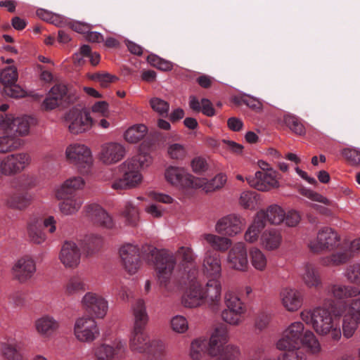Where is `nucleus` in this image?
<instances>
[{
  "mask_svg": "<svg viewBox=\"0 0 360 360\" xmlns=\"http://www.w3.org/2000/svg\"><path fill=\"white\" fill-rule=\"evenodd\" d=\"M32 195L28 192L15 191L5 195L4 203L8 208L16 210H24L31 204Z\"/></svg>",
  "mask_w": 360,
  "mask_h": 360,
  "instance_id": "obj_31",
  "label": "nucleus"
},
{
  "mask_svg": "<svg viewBox=\"0 0 360 360\" xmlns=\"http://www.w3.org/2000/svg\"><path fill=\"white\" fill-rule=\"evenodd\" d=\"M360 248V239L353 240L349 247L341 248L331 255L323 257L321 264L324 266H339L347 262L354 257L356 250Z\"/></svg>",
  "mask_w": 360,
  "mask_h": 360,
  "instance_id": "obj_21",
  "label": "nucleus"
},
{
  "mask_svg": "<svg viewBox=\"0 0 360 360\" xmlns=\"http://www.w3.org/2000/svg\"><path fill=\"white\" fill-rule=\"evenodd\" d=\"M122 216L125 219L127 224L131 226H136L139 221V210L131 202L126 203Z\"/></svg>",
  "mask_w": 360,
  "mask_h": 360,
  "instance_id": "obj_47",
  "label": "nucleus"
},
{
  "mask_svg": "<svg viewBox=\"0 0 360 360\" xmlns=\"http://www.w3.org/2000/svg\"><path fill=\"white\" fill-rule=\"evenodd\" d=\"M89 77L97 82H98L101 87L107 88L110 85V84L114 82L117 79V77L113 75H111L108 73H100L96 72L91 74L89 76Z\"/></svg>",
  "mask_w": 360,
  "mask_h": 360,
  "instance_id": "obj_55",
  "label": "nucleus"
},
{
  "mask_svg": "<svg viewBox=\"0 0 360 360\" xmlns=\"http://www.w3.org/2000/svg\"><path fill=\"white\" fill-rule=\"evenodd\" d=\"M240 202L245 208H252L256 203V193L252 191L243 192L240 198Z\"/></svg>",
  "mask_w": 360,
  "mask_h": 360,
  "instance_id": "obj_61",
  "label": "nucleus"
},
{
  "mask_svg": "<svg viewBox=\"0 0 360 360\" xmlns=\"http://www.w3.org/2000/svg\"><path fill=\"white\" fill-rule=\"evenodd\" d=\"M262 245L269 250L277 249L281 243V233L276 229H270L263 233L261 238Z\"/></svg>",
  "mask_w": 360,
  "mask_h": 360,
  "instance_id": "obj_39",
  "label": "nucleus"
},
{
  "mask_svg": "<svg viewBox=\"0 0 360 360\" xmlns=\"http://www.w3.org/2000/svg\"><path fill=\"white\" fill-rule=\"evenodd\" d=\"M82 307L89 315L97 319H103L108 310V302L101 295L88 292L82 297Z\"/></svg>",
  "mask_w": 360,
  "mask_h": 360,
  "instance_id": "obj_13",
  "label": "nucleus"
},
{
  "mask_svg": "<svg viewBox=\"0 0 360 360\" xmlns=\"http://www.w3.org/2000/svg\"><path fill=\"white\" fill-rule=\"evenodd\" d=\"M228 330L225 325L217 326L211 335L210 340H195L191 345V357L198 360L202 354L207 352L212 356L219 354L217 360H236L239 355L237 347L227 345L223 348L228 341Z\"/></svg>",
  "mask_w": 360,
  "mask_h": 360,
  "instance_id": "obj_3",
  "label": "nucleus"
},
{
  "mask_svg": "<svg viewBox=\"0 0 360 360\" xmlns=\"http://www.w3.org/2000/svg\"><path fill=\"white\" fill-rule=\"evenodd\" d=\"M341 313L338 311L333 319L330 311L324 307H316L312 311H304L301 318L307 324H311L315 331L321 335H330L331 338L338 340L341 337L339 319Z\"/></svg>",
  "mask_w": 360,
  "mask_h": 360,
  "instance_id": "obj_4",
  "label": "nucleus"
},
{
  "mask_svg": "<svg viewBox=\"0 0 360 360\" xmlns=\"http://www.w3.org/2000/svg\"><path fill=\"white\" fill-rule=\"evenodd\" d=\"M281 297L283 305L288 311L297 310L302 303L301 292L294 288H283L281 292Z\"/></svg>",
  "mask_w": 360,
  "mask_h": 360,
  "instance_id": "obj_33",
  "label": "nucleus"
},
{
  "mask_svg": "<svg viewBox=\"0 0 360 360\" xmlns=\"http://www.w3.org/2000/svg\"><path fill=\"white\" fill-rule=\"evenodd\" d=\"M172 329L179 333H185L188 328V321L186 319L181 315H176L174 316L170 321Z\"/></svg>",
  "mask_w": 360,
  "mask_h": 360,
  "instance_id": "obj_57",
  "label": "nucleus"
},
{
  "mask_svg": "<svg viewBox=\"0 0 360 360\" xmlns=\"http://www.w3.org/2000/svg\"><path fill=\"white\" fill-rule=\"evenodd\" d=\"M340 238L336 232L330 228H323L319 231L316 238L309 243L310 250L319 253L330 250L338 246Z\"/></svg>",
  "mask_w": 360,
  "mask_h": 360,
  "instance_id": "obj_17",
  "label": "nucleus"
},
{
  "mask_svg": "<svg viewBox=\"0 0 360 360\" xmlns=\"http://www.w3.org/2000/svg\"><path fill=\"white\" fill-rule=\"evenodd\" d=\"M80 250L77 244L72 241H65L60 250L59 259L67 268H75L80 262Z\"/></svg>",
  "mask_w": 360,
  "mask_h": 360,
  "instance_id": "obj_30",
  "label": "nucleus"
},
{
  "mask_svg": "<svg viewBox=\"0 0 360 360\" xmlns=\"http://www.w3.org/2000/svg\"><path fill=\"white\" fill-rule=\"evenodd\" d=\"M165 176L168 183L179 189L195 188L198 185L197 179L181 167L170 166L166 169Z\"/></svg>",
  "mask_w": 360,
  "mask_h": 360,
  "instance_id": "obj_18",
  "label": "nucleus"
},
{
  "mask_svg": "<svg viewBox=\"0 0 360 360\" xmlns=\"http://www.w3.org/2000/svg\"><path fill=\"white\" fill-rule=\"evenodd\" d=\"M300 214L295 211H289L287 214L285 213L284 221L288 226L293 227L298 224L300 221Z\"/></svg>",
  "mask_w": 360,
  "mask_h": 360,
  "instance_id": "obj_63",
  "label": "nucleus"
},
{
  "mask_svg": "<svg viewBox=\"0 0 360 360\" xmlns=\"http://www.w3.org/2000/svg\"><path fill=\"white\" fill-rule=\"evenodd\" d=\"M302 281L308 288L318 289L322 286V281L319 269L312 264H305L300 273Z\"/></svg>",
  "mask_w": 360,
  "mask_h": 360,
  "instance_id": "obj_34",
  "label": "nucleus"
},
{
  "mask_svg": "<svg viewBox=\"0 0 360 360\" xmlns=\"http://www.w3.org/2000/svg\"><path fill=\"white\" fill-rule=\"evenodd\" d=\"M202 238L214 252H225L231 245V241L229 238L211 233H205Z\"/></svg>",
  "mask_w": 360,
  "mask_h": 360,
  "instance_id": "obj_38",
  "label": "nucleus"
},
{
  "mask_svg": "<svg viewBox=\"0 0 360 360\" xmlns=\"http://www.w3.org/2000/svg\"><path fill=\"white\" fill-rule=\"evenodd\" d=\"M78 96L66 85H54L44 99L42 106L45 110H53L58 106L70 105L76 102Z\"/></svg>",
  "mask_w": 360,
  "mask_h": 360,
  "instance_id": "obj_9",
  "label": "nucleus"
},
{
  "mask_svg": "<svg viewBox=\"0 0 360 360\" xmlns=\"http://www.w3.org/2000/svg\"><path fill=\"white\" fill-rule=\"evenodd\" d=\"M126 344L121 340H116L112 344L103 343L94 349L96 360H118L126 352Z\"/></svg>",
  "mask_w": 360,
  "mask_h": 360,
  "instance_id": "obj_20",
  "label": "nucleus"
},
{
  "mask_svg": "<svg viewBox=\"0 0 360 360\" xmlns=\"http://www.w3.org/2000/svg\"><path fill=\"white\" fill-rule=\"evenodd\" d=\"M27 234L30 240L36 244H41L46 239V236L42 230V224L39 221H34L28 224Z\"/></svg>",
  "mask_w": 360,
  "mask_h": 360,
  "instance_id": "obj_43",
  "label": "nucleus"
},
{
  "mask_svg": "<svg viewBox=\"0 0 360 360\" xmlns=\"http://www.w3.org/2000/svg\"><path fill=\"white\" fill-rule=\"evenodd\" d=\"M204 275L207 278H220L221 273L219 254L211 249L206 250L202 264Z\"/></svg>",
  "mask_w": 360,
  "mask_h": 360,
  "instance_id": "obj_28",
  "label": "nucleus"
},
{
  "mask_svg": "<svg viewBox=\"0 0 360 360\" xmlns=\"http://www.w3.org/2000/svg\"><path fill=\"white\" fill-rule=\"evenodd\" d=\"M147 245H146V246ZM144 247L145 245L143 246L142 248ZM141 255L144 259L154 264V260L152 261L147 259L146 256L143 254V249H141L140 252L139 248L136 245L126 244L122 245L120 249V256L122 262V264L126 271L130 274H135L140 267Z\"/></svg>",
  "mask_w": 360,
  "mask_h": 360,
  "instance_id": "obj_16",
  "label": "nucleus"
},
{
  "mask_svg": "<svg viewBox=\"0 0 360 360\" xmlns=\"http://www.w3.org/2000/svg\"><path fill=\"white\" fill-rule=\"evenodd\" d=\"M146 131L147 127L144 124L133 126L125 131L124 139L127 142L137 143L145 136Z\"/></svg>",
  "mask_w": 360,
  "mask_h": 360,
  "instance_id": "obj_46",
  "label": "nucleus"
},
{
  "mask_svg": "<svg viewBox=\"0 0 360 360\" xmlns=\"http://www.w3.org/2000/svg\"><path fill=\"white\" fill-rule=\"evenodd\" d=\"M151 162V158L147 153H139L127 159L120 166L122 178L115 180L112 188L122 190L137 186L142 180L141 169L148 167Z\"/></svg>",
  "mask_w": 360,
  "mask_h": 360,
  "instance_id": "obj_6",
  "label": "nucleus"
},
{
  "mask_svg": "<svg viewBox=\"0 0 360 360\" xmlns=\"http://www.w3.org/2000/svg\"><path fill=\"white\" fill-rule=\"evenodd\" d=\"M230 266L238 271H246L248 266V254L243 243L235 244L230 250L228 255Z\"/></svg>",
  "mask_w": 360,
  "mask_h": 360,
  "instance_id": "obj_29",
  "label": "nucleus"
},
{
  "mask_svg": "<svg viewBox=\"0 0 360 360\" xmlns=\"http://www.w3.org/2000/svg\"><path fill=\"white\" fill-rule=\"evenodd\" d=\"M198 278L186 284L178 285L172 290H175L179 287L189 285V290L184 295L182 299V303L186 307L193 308L197 307L202 304H205V301L203 296L202 287L197 282Z\"/></svg>",
  "mask_w": 360,
  "mask_h": 360,
  "instance_id": "obj_25",
  "label": "nucleus"
},
{
  "mask_svg": "<svg viewBox=\"0 0 360 360\" xmlns=\"http://www.w3.org/2000/svg\"><path fill=\"white\" fill-rule=\"evenodd\" d=\"M4 91L7 96L13 98H20L25 96L24 91L15 83L4 86Z\"/></svg>",
  "mask_w": 360,
  "mask_h": 360,
  "instance_id": "obj_62",
  "label": "nucleus"
},
{
  "mask_svg": "<svg viewBox=\"0 0 360 360\" xmlns=\"http://www.w3.org/2000/svg\"><path fill=\"white\" fill-rule=\"evenodd\" d=\"M168 154L172 159L182 160L186 155V150L183 145L173 143L168 148Z\"/></svg>",
  "mask_w": 360,
  "mask_h": 360,
  "instance_id": "obj_59",
  "label": "nucleus"
},
{
  "mask_svg": "<svg viewBox=\"0 0 360 360\" xmlns=\"http://www.w3.org/2000/svg\"><path fill=\"white\" fill-rule=\"evenodd\" d=\"M345 275L348 281L360 285V264L348 266Z\"/></svg>",
  "mask_w": 360,
  "mask_h": 360,
  "instance_id": "obj_56",
  "label": "nucleus"
},
{
  "mask_svg": "<svg viewBox=\"0 0 360 360\" xmlns=\"http://www.w3.org/2000/svg\"><path fill=\"white\" fill-rule=\"evenodd\" d=\"M84 186L83 179L74 176L67 179L57 190L56 197L62 200L59 207L63 214H73L80 209L83 204V199L78 191Z\"/></svg>",
  "mask_w": 360,
  "mask_h": 360,
  "instance_id": "obj_7",
  "label": "nucleus"
},
{
  "mask_svg": "<svg viewBox=\"0 0 360 360\" xmlns=\"http://www.w3.org/2000/svg\"><path fill=\"white\" fill-rule=\"evenodd\" d=\"M27 153H19L0 158V179L21 172L30 164Z\"/></svg>",
  "mask_w": 360,
  "mask_h": 360,
  "instance_id": "obj_11",
  "label": "nucleus"
},
{
  "mask_svg": "<svg viewBox=\"0 0 360 360\" xmlns=\"http://www.w3.org/2000/svg\"><path fill=\"white\" fill-rule=\"evenodd\" d=\"M35 271V262L28 256L19 259L13 266V276L20 283L30 280Z\"/></svg>",
  "mask_w": 360,
  "mask_h": 360,
  "instance_id": "obj_27",
  "label": "nucleus"
},
{
  "mask_svg": "<svg viewBox=\"0 0 360 360\" xmlns=\"http://www.w3.org/2000/svg\"><path fill=\"white\" fill-rule=\"evenodd\" d=\"M270 320V314L266 312H262L257 316L256 319L255 326L257 329L262 330L269 325Z\"/></svg>",
  "mask_w": 360,
  "mask_h": 360,
  "instance_id": "obj_64",
  "label": "nucleus"
},
{
  "mask_svg": "<svg viewBox=\"0 0 360 360\" xmlns=\"http://www.w3.org/2000/svg\"><path fill=\"white\" fill-rule=\"evenodd\" d=\"M86 213L94 223L101 226L111 229L114 225L112 217L99 205H89Z\"/></svg>",
  "mask_w": 360,
  "mask_h": 360,
  "instance_id": "obj_32",
  "label": "nucleus"
},
{
  "mask_svg": "<svg viewBox=\"0 0 360 360\" xmlns=\"http://www.w3.org/2000/svg\"><path fill=\"white\" fill-rule=\"evenodd\" d=\"M69 131L74 134L83 133L91 129L94 120L89 112L77 108L70 109L65 116Z\"/></svg>",
  "mask_w": 360,
  "mask_h": 360,
  "instance_id": "obj_12",
  "label": "nucleus"
},
{
  "mask_svg": "<svg viewBox=\"0 0 360 360\" xmlns=\"http://www.w3.org/2000/svg\"><path fill=\"white\" fill-rule=\"evenodd\" d=\"M134 326L129 346L131 350L140 353H146L148 360H162L165 350L164 343L159 340L151 342L147 340L144 333L145 326L148 323V316L143 300H138L133 307Z\"/></svg>",
  "mask_w": 360,
  "mask_h": 360,
  "instance_id": "obj_2",
  "label": "nucleus"
},
{
  "mask_svg": "<svg viewBox=\"0 0 360 360\" xmlns=\"http://www.w3.org/2000/svg\"><path fill=\"white\" fill-rule=\"evenodd\" d=\"M327 290L329 295L338 300H344L360 295V290L352 285L333 284L330 285Z\"/></svg>",
  "mask_w": 360,
  "mask_h": 360,
  "instance_id": "obj_35",
  "label": "nucleus"
},
{
  "mask_svg": "<svg viewBox=\"0 0 360 360\" xmlns=\"http://www.w3.org/2000/svg\"><path fill=\"white\" fill-rule=\"evenodd\" d=\"M103 244V238L98 235H87L82 241V248L87 256L98 252Z\"/></svg>",
  "mask_w": 360,
  "mask_h": 360,
  "instance_id": "obj_42",
  "label": "nucleus"
},
{
  "mask_svg": "<svg viewBox=\"0 0 360 360\" xmlns=\"http://www.w3.org/2000/svg\"><path fill=\"white\" fill-rule=\"evenodd\" d=\"M234 102L238 105L245 104L255 111L260 110L262 107V104L259 100L247 95H244L240 97H236L234 98Z\"/></svg>",
  "mask_w": 360,
  "mask_h": 360,
  "instance_id": "obj_54",
  "label": "nucleus"
},
{
  "mask_svg": "<svg viewBox=\"0 0 360 360\" xmlns=\"http://www.w3.org/2000/svg\"><path fill=\"white\" fill-rule=\"evenodd\" d=\"M221 285L219 278H208L205 287H202L205 304L213 311H217L221 304Z\"/></svg>",
  "mask_w": 360,
  "mask_h": 360,
  "instance_id": "obj_23",
  "label": "nucleus"
},
{
  "mask_svg": "<svg viewBox=\"0 0 360 360\" xmlns=\"http://www.w3.org/2000/svg\"><path fill=\"white\" fill-rule=\"evenodd\" d=\"M67 158L73 164L76 165L82 173L89 172L93 159L90 150L82 144H72L66 149Z\"/></svg>",
  "mask_w": 360,
  "mask_h": 360,
  "instance_id": "obj_15",
  "label": "nucleus"
},
{
  "mask_svg": "<svg viewBox=\"0 0 360 360\" xmlns=\"http://www.w3.org/2000/svg\"><path fill=\"white\" fill-rule=\"evenodd\" d=\"M227 309L221 313L222 319L231 325L239 324L245 312V307L241 300L231 292H227L224 297Z\"/></svg>",
  "mask_w": 360,
  "mask_h": 360,
  "instance_id": "obj_14",
  "label": "nucleus"
},
{
  "mask_svg": "<svg viewBox=\"0 0 360 360\" xmlns=\"http://www.w3.org/2000/svg\"><path fill=\"white\" fill-rule=\"evenodd\" d=\"M8 304L13 308H22L26 306V293L22 290H15L7 295Z\"/></svg>",
  "mask_w": 360,
  "mask_h": 360,
  "instance_id": "obj_51",
  "label": "nucleus"
},
{
  "mask_svg": "<svg viewBox=\"0 0 360 360\" xmlns=\"http://www.w3.org/2000/svg\"><path fill=\"white\" fill-rule=\"evenodd\" d=\"M86 289L87 285L83 278L74 276L68 281L65 286V293L67 295H75L84 292Z\"/></svg>",
  "mask_w": 360,
  "mask_h": 360,
  "instance_id": "obj_44",
  "label": "nucleus"
},
{
  "mask_svg": "<svg viewBox=\"0 0 360 360\" xmlns=\"http://www.w3.org/2000/svg\"><path fill=\"white\" fill-rule=\"evenodd\" d=\"M8 105L3 104L0 106V127L4 130L15 131L20 135H26L31 125L36 123V120L30 116L13 117L11 115L5 114Z\"/></svg>",
  "mask_w": 360,
  "mask_h": 360,
  "instance_id": "obj_10",
  "label": "nucleus"
},
{
  "mask_svg": "<svg viewBox=\"0 0 360 360\" xmlns=\"http://www.w3.org/2000/svg\"><path fill=\"white\" fill-rule=\"evenodd\" d=\"M284 217L285 212L277 205H270L266 210L257 212L252 224L245 233V240L249 243L257 241L266 222L279 224L284 221Z\"/></svg>",
  "mask_w": 360,
  "mask_h": 360,
  "instance_id": "obj_8",
  "label": "nucleus"
},
{
  "mask_svg": "<svg viewBox=\"0 0 360 360\" xmlns=\"http://www.w3.org/2000/svg\"><path fill=\"white\" fill-rule=\"evenodd\" d=\"M360 324V318L347 311L342 318V332L345 337L353 336Z\"/></svg>",
  "mask_w": 360,
  "mask_h": 360,
  "instance_id": "obj_41",
  "label": "nucleus"
},
{
  "mask_svg": "<svg viewBox=\"0 0 360 360\" xmlns=\"http://www.w3.org/2000/svg\"><path fill=\"white\" fill-rule=\"evenodd\" d=\"M276 346L278 349L301 348L303 346L312 353H317L320 350V345L314 334L309 330H304L303 323L300 321L291 323L284 330Z\"/></svg>",
  "mask_w": 360,
  "mask_h": 360,
  "instance_id": "obj_5",
  "label": "nucleus"
},
{
  "mask_svg": "<svg viewBox=\"0 0 360 360\" xmlns=\"http://www.w3.org/2000/svg\"><path fill=\"white\" fill-rule=\"evenodd\" d=\"M342 155L352 165L360 164V151L356 148H345Z\"/></svg>",
  "mask_w": 360,
  "mask_h": 360,
  "instance_id": "obj_60",
  "label": "nucleus"
},
{
  "mask_svg": "<svg viewBox=\"0 0 360 360\" xmlns=\"http://www.w3.org/2000/svg\"><path fill=\"white\" fill-rule=\"evenodd\" d=\"M243 220L236 214H229L220 219L216 224V231L223 235L233 236L240 233Z\"/></svg>",
  "mask_w": 360,
  "mask_h": 360,
  "instance_id": "obj_26",
  "label": "nucleus"
},
{
  "mask_svg": "<svg viewBox=\"0 0 360 360\" xmlns=\"http://www.w3.org/2000/svg\"><path fill=\"white\" fill-rule=\"evenodd\" d=\"M18 79L17 68L15 66H8L4 68L0 75V81L4 86L13 84Z\"/></svg>",
  "mask_w": 360,
  "mask_h": 360,
  "instance_id": "obj_52",
  "label": "nucleus"
},
{
  "mask_svg": "<svg viewBox=\"0 0 360 360\" xmlns=\"http://www.w3.org/2000/svg\"><path fill=\"white\" fill-rule=\"evenodd\" d=\"M6 135L0 136V153H5L20 148L22 141L17 136L18 133L9 130H5Z\"/></svg>",
  "mask_w": 360,
  "mask_h": 360,
  "instance_id": "obj_37",
  "label": "nucleus"
},
{
  "mask_svg": "<svg viewBox=\"0 0 360 360\" xmlns=\"http://www.w3.org/2000/svg\"><path fill=\"white\" fill-rule=\"evenodd\" d=\"M248 184L258 191H266L278 185L275 172L273 170H260L255 172L254 176L246 177Z\"/></svg>",
  "mask_w": 360,
  "mask_h": 360,
  "instance_id": "obj_22",
  "label": "nucleus"
},
{
  "mask_svg": "<svg viewBox=\"0 0 360 360\" xmlns=\"http://www.w3.org/2000/svg\"><path fill=\"white\" fill-rule=\"evenodd\" d=\"M150 104L153 110L160 115L163 117L168 115L169 105L167 102L158 98H153L150 101Z\"/></svg>",
  "mask_w": 360,
  "mask_h": 360,
  "instance_id": "obj_58",
  "label": "nucleus"
},
{
  "mask_svg": "<svg viewBox=\"0 0 360 360\" xmlns=\"http://www.w3.org/2000/svg\"><path fill=\"white\" fill-rule=\"evenodd\" d=\"M125 155V148L118 143L110 142L101 147L98 154L99 160L105 165L115 164L121 160Z\"/></svg>",
  "mask_w": 360,
  "mask_h": 360,
  "instance_id": "obj_24",
  "label": "nucleus"
},
{
  "mask_svg": "<svg viewBox=\"0 0 360 360\" xmlns=\"http://www.w3.org/2000/svg\"><path fill=\"white\" fill-rule=\"evenodd\" d=\"M20 345L15 339H9L2 344V354L8 360H22Z\"/></svg>",
  "mask_w": 360,
  "mask_h": 360,
  "instance_id": "obj_40",
  "label": "nucleus"
},
{
  "mask_svg": "<svg viewBox=\"0 0 360 360\" xmlns=\"http://www.w3.org/2000/svg\"><path fill=\"white\" fill-rule=\"evenodd\" d=\"M58 323L53 317L44 316L35 321V328L41 335L49 337L53 334L58 328Z\"/></svg>",
  "mask_w": 360,
  "mask_h": 360,
  "instance_id": "obj_36",
  "label": "nucleus"
},
{
  "mask_svg": "<svg viewBox=\"0 0 360 360\" xmlns=\"http://www.w3.org/2000/svg\"><path fill=\"white\" fill-rule=\"evenodd\" d=\"M148 260H154L159 285L167 292H172L178 285L186 284L198 276L195 256L189 247L179 248L176 255L167 250H158L153 245L143 248Z\"/></svg>",
  "mask_w": 360,
  "mask_h": 360,
  "instance_id": "obj_1",
  "label": "nucleus"
},
{
  "mask_svg": "<svg viewBox=\"0 0 360 360\" xmlns=\"http://www.w3.org/2000/svg\"><path fill=\"white\" fill-rule=\"evenodd\" d=\"M36 185L35 179L32 176L22 175L13 183V187L20 192H27Z\"/></svg>",
  "mask_w": 360,
  "mask_h": 360,
  "instance_id": "obj_49",
  "label": "nucleus"
},
{
  "mask_svg": "<svg viewBox=\"0 0 360 360\" xmlns=\"http://www.w3.org/2000/svg\"><path fill=\"white\" fill-rule=\"evenodd\" d=\"M283 122L295 134L303 135L305 133L304 127L297 117L290 114L285 115Z\"/></svg>",
  "mask_w": 360,
  "mask_h": 360,
  "instance_id": "obj_50",
  "label": "nucleus"
},
{
  "mask_svg": "<svg viewBox=\"0 0 360 360\" xmlns=\"http://www.w3.org/2000/svg\"><path fill=\"white\" fill-rule=\"evenodd\" d=\"M250 261L258 271H264L267 264V259L265 255L257 248H252L250 251Z\"/></svg>",
  "mask_w": 360,
  "mask_h": 360,
  "instance_id": "obj_48",
  "label": "nucleus"
},
{
  "mask_svg": "<svg viewBox=\"0 0 360 360\" xmlns=\"http://www.w3.org/2000/svg\"><path fill=\"white\" fill-rule=\"evenodd\" d=\"M197 181L198 183L197 187H203V189L208 193L221 188L226 181V177L223 174H219L210 181L198 179Z\"/></svg>",
  "mask_w": 360,
  "mask_h": 360,
  "instance_id": "obj_45",
  "label": "nucleus"
},
{
  "mask_svg": "<svg viewBox=\"0 0 360 360\" xmlns=\"http://www.w3.org/2000/svg\"><path fill=\"white\" fill-rule=\"evenodd\" d=\"M278 360H306V355L302 348H286Z\"/></svg>",
  "mask_w": 360,
  "mask_h": 360,
  "instance_id": "obj_53",
  "label": "nucleus"
},
{
  "mask_svg": "<svg viewBox=\"0 0 360 360\" xmlns=\"http://www.w3.org/2000/svg\"><path fill=\"white\" fill-rule=\"evenodd\" d=\"M74 331L76 338L82 342H92L99 335L96 322L89 316L76 321Z\"/></svg>",
  "mask_w": 360,
  "mask_h": 360,
  "instance_id": "obj_19",
  "label": "nucleus"
}]
</instances>
